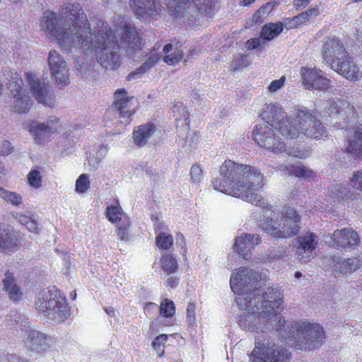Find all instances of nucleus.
I'll use <instances>...</instances> for the list:
<instances>
[{"mask_svg": "<svg viewBox=\"0 0 362 362\" xmlns=\"http://www.w3.org/2000/svg\"><path fill=\"white\" fill-rule=\"evenodd\" d=\"M8 88L12 95L10 103L13 111L21 114L27 112L30 109L32 100L18 74L12 75Z\"/></svg>", "mask_w": 362, "mask_h": 362, "instance_id": "9b49d317", "label": "nucleus"}, {"mask_svg": "<svg viewBox=\"0 0 362 362\" xmlns=\"http://www.w3.org/2000/svg\"><path fill=\"white\" fill-rule=\"evenodd\" d=\"M155 131V125L150 123L138 127L133 132L134 144L139 146H144L149 138L154 134Z\"/></svg>", "mask_w": 362, "mask_h": 362, "instance_id": "c756f323", "label": "nucleus"}, {"mask_svg": "<svg viewBox=\"0 0 362 362\" xmlns=\"http://www.w3.org/2000/svg\"><path fill=\"white\" fill-rule=\"evenodd\" d=\"M130 6L136 15L141 18L154 16L165 8L162 4L157 6L153 0H130Z\"/></svg>", "mask_w": 362, "mask_h": 362, "instance_id": "a878e982", "label": "nucleus"}, {"mask_svg": "<svg viewBox=\"0 0 362 362\" xmlns=\"http://www.w3.org/2000/svg\"><path fill=\"white\" fill-rule=\"evenodd\" d=\"M14 218L17 219L22 225H24L27 229L33 233H37L38 228L36 221L33 218L23 215L18 212L12 214Z\"/></svg>", "mask_w": 362, "mask_h": 362, "instance_id": "4c0bfd02", "label": "nucleus"}, {"mask_svg": "<svg viewBox=\"0 0 362 362\" xmlns=\"http://www.w3.org/2000/svg\"><path fill=\"white\" fill-rule=\"evenodd\" d=\"M220 172L221 177L212 181L214 189L267 209V211L271 210L272 206H267L266 200L255 192L264 185L263 175L257 168L227 160L221 166Z\"/></svg>", "mask_w": 362, "mask_h": 362, "instance_id": "20e7f679", "label": "nucleus"}, {"mask_svg": "<svg viewBox=\"0 0 362 362\" xmlns=\"http://www.w3.org/2000/svg\"><path fill=\"white\" fill-rule=\"evenodd\" d=\"M160 264L163 271L168 275L175 273L178 268L176 257L170 254H167L161 257Z\"/></svg>", "mask_w": 362, "mask_h": 362, "instance_id": "f704fd0d", "label": "nucleus"}, {"mask_svg": "<svg viewBox=\"0 0 362 362\" xmlns=\"http://www.w3.org/2000/svg\"><path fill=\"white\" fill-rule=\"evenodd\" d=\"M11 143L8 141H4L0 147V153L2 155H9L13 152Z\"/></svg>", "mask_w": 362, "mask_h": 362, "instance_id": "864d4df0", "label": "nucleus"}, {"mask_svg": "<svg viewBox=\"0 0 362 362\" xmlns=\"http://www.w3.org/2000/svg\"><path fill=\"white\" fill-rule=\"evenodd\" d=\"M259 294L252 298V306L257 310H247L240 316L239 325L250 331L258 330L257 322L269 320L275 324L276 330L282 341L297 350L310 351L320 348L325 342V333L317 323L307 320L288 322L279 315V309L284 302V294L278 288L269 287L265 291L257 288Z\"/></svg>", "mask_w": 362, "mask_h": 362, "instance_id": "7ed1b4c3", "label": "nucleus"}, {"mask_svg": "<svg viewBox=\"0 0 362 362\" xmlns=\"http://www.w3.org/2000/svg\"><path fill=\"white\" fill-rule=\"evenodd\" d=\"M21 246V242L13 230L8 226L0 223V251L11 253Z\"/></svg>", "mask_w": 362, "mask_h": 362, "instance_id": "b1692460", "label": "nucleus"}, {"mask_svg": "<svg viewBox=\"0 0 362 362\" xmlns=\"http://www.w3.org/2000/svg\"><path fill=\"white\" fill-rule=\"evenodd\" d=\"M159 59L157 54H151L147 60L140 66L135 71L132 72L127 76L128 80L135 78V76L139 74L145 73L147 70L150 69Z\"/></svg>", "mask_w": 362, "mask_h": 362, "instance_id": "e433bc0d", "label": "nucleus"}, {"mask_svg": "<svg viewBox=\"0 0 362 362\" xmlns=\"http://www.w3.org/2000/svg\"><path fill=\"white\" fill-rule=\"evenodd\" d=\"M47 64L50 74L58 85L65 86L69 83V69L67 63L55 49L49 52Z\"/></svg>", "mask_w": 362, "mask_h": 362, "instance_id": "2eb2a0df", "label": "nucleus"}, {"mask_svg": "<svg viewBox=\"0 0 362 362\" xmlns=\"http://www.w3.org/2000/svg\"><path fill=\"white\" fill-rule=\"evenodd\" d=\"M361 264V260L357 257L342 259L339 257H333L330 267L335 276H344L355 272Z\"/></svg>", "mask_w": 362, "mask_h": 362, "instance_id": "412c9836", "label": "nucleus"}, {"mask_svg": "<svg viewBox=\"0 0 362 362\" xmlns=\"http://www.w3.org/2000/svg\"><path fill=\"white\" fill-rule=\"evenodd\" d=\"M258 278V274L248 267H240L233 272L230 285L231 290L238 295L235 301L240 309L254 311L258 308L252 306V298L259 294V291L251 290Z\"/></svg>", "mask_w": 362, "mask_h": 362, "instance_id": "0eeeda50", "label": "nucleus"}, {"mask_svg": "<svg viewBox=\"0 0 362 362\" xmlns=\"http://www.w3.org/2000/svg\"><path fill=\"white\" fill-rule=\"evenodd\" d=\"M255 0H243V5L244 6H249L252 3H253Z\"/></svg>", "mask_w": 362, "mask_h": 362, "instance_id": "69168bd1", "label": "nucleus"}, {"mask_svg": "<svg viewBox=\"0 0 362 362\" xmlns=\"http://www.w3.org/2000/svg\"><path fill=\"white\" fill-rule=\"evenodd\" d=\"M198 134L197 133L194 132L192 134V136H191V140H192V143H196L198 140Z\"/></svg>", "mask_w": 362, "mask_h": 362, "instance_id": "680f3d73", "label": "nucleus"}, {"mask_svg": "<svg viewBox=\"0 0 362 362\" xmlns=\"http://www.w3.org/2000/svg\"><path fill=\"white\" fill-rule=\"evenodd\" d=\"M168 336L165 334L156 337L152 341V348L156 352L158 356H162L164 354V346L167 341Z\"/></svg>", "mask_w": 362, "mask_h": 362, "instance_id": "ea45409f", "label": "nucleus"}, {"mask_svg": "<svg viewBox=\"0 0 362 362\" xmlns=\"http://www.w3.org/2000/svg\"><path fill=\"white\" fill-rule=\"evenodd\" d=\"M325 109L331 117L337 119L335 124L341 128L349 124L347 152L357 160L362 156V107L356 110L346 100L334 98L326 102Z\"/></svg>", "mask_w": 362, "mask_h": 362, "instance_id": "39448f33", "label": "nucleus"}, {"mask_svg": "<svg viewBox=\"0 0 362 362\" xmlns=\"http://www.w3.org/2000/svg\"><path fill=\"white\" fill-rule=\"evenodd\" d=\"M130 226V221L128 220V224H124L123 223H119L117 227V235L122 240H127L128 239L129 232L128 229Z\"/></svg>", "mask_w": 362, "mask_h": 362, "instance_id": "09e8293b", "label": "nucleus"}, {"mask_svg": "<svg viewBox=\"0 0 362 362\" xmlns=\"http://www.w3.org/2000/svg\"><path fill=\"white\" fill-rule=\"evenodd\" d=\"M264 123L255 127L254 139L257 144L274 153H286L298 158L309 156L308 150L291 147V143L304 139H322L328 132L315 110L303 107L288 116L278 103L266 104L262 112Z\"/></svg>", "mask_w": 362, "mask_h": 362, "instance_id": "f03ea898", "label": "nucleus"}, {"mask_svg": "<svg viewBox=\"0 0 362 362\" xmlns=\"http://www.w3.org/2000/svg\"><path fill=\"white\" fill-rule=\"evenodd\" d=\"M283 27L281 22L267 24L261 31V37L267 40H273L282 32Z\"/></svg>", "mask_w": 362, "mask_h": 362, "instance_id": "72a5a7b5", "label": "nucleus"}, {"mask_svg": "<svg viewBox=\"0 0 362 362\" xmlns=\"http://www.w3.org/2000/svg\"><path fill=\"white\" fill-rule=\"evenodd\" d=\"M35 307L37 310L57 323L63 322L69 315L66 298L54 287L52 289H44L38 293Z\"/></svg>", "mask_w": 362, "mask_h": 362, "instance_id": "6e6552de", "label": "nucleus"}, {"mask_svg": "<svg viewBox=\"0 0 362 362\" xmlns=\"http://www.w3.org/2000/svg\"><path fill=\"white\" fill-rule=\"evenodd\" d=\"M329 196L333 199V202L340 200H349L356 199V195L346 192V189L341 185H334L329 187Z\"/></svg>", "mask_w": 362, "mask_h": 362, "instance_id": "473e14b6", "label": "nucleus"}, {"mask_svg": "<svg viewBox=\"0 0 362 362\" xmlns=\"http://www.w3.org/2000/svg\"><path fill=\"white\" fill-rule=\"evenodd\" d=\"M255 0H243V5L244 6H249L252 3H253Z\"/></svg>", "mask_w": 362, "mask_h": 362, "instance_id": "0e129e2a", "label": "nucleus"}, {"mask_svg": "<svg viewBox=\"0 0 362 362\" xmlns=\"http://www.w3.org/2000/svg\"><path fill=\"white\" fill-rule=\"evenodd\" d=\"M310 0H295L294 5L297 8H304L308 4Z\"/></svg>", "mask_w": 362, "mask_h": 362, "instance_id": "13d9d810", "label": "nucleus"}, {"mask_svg": "<svg viewBox=\"0 0 362 362\" xmlns=\"http://www.w3.org/2000/svg\"><path fill=\"white\" fill-rule=\"evenodd\" d=\"M26 80L30 86L33 97L44 106L52 107L55 100L52 95L48 92V84L45 80L41 81L32 73H26Z\"/></svg>", "mask_w": 362, "mask_h": 362, "instance_id": "dca6fc26", "label": "nucleus"}, {"mask_svg": "<svg viewBox=\"0 0 362 362\" xmlns=\"http://www.w3.org/2000/svg\"><path fill=\"white\" fill-rule=\"evenodd\" d=\"M6 174V170L4 169V165L0 163V177L5 175Z\"/></svg>", "mask_w": 362, "mask_h": 362, "instance_id": "e2e57ef3", "label": "nucleus"}, {"mask_svg": "<svg viewBox=\"0 0 362 362\" xmlns=\"http://www.w3.org/2000/svg\"><path fill=\"white\" fill-rule=\"evenodd\" d=\"M302 84L310 90H327L331 87V81L320 69L302 67L300 70Z\"/></svg>", "mask_w": 362, "mask_h": 362, "instance_id": "4468645a", "label": "nucleus"}, {"mask_svg": "<svg viewBox=\"0 0 362 362\" xmlns=\"http://www.w3.org/2000/svg\"><path fill=\"white\" fill-rule=\"evenodd\" d=\"M318 241L313 233H308L298 239L296 247V258L300 263H307L316 255V247Z\"/></svg>", "mask_w": 362, "mask_h": 362, "instance_id": "f3484780", "label": "nucleus"}, {"mask_svg": "<svg viewBox=\"0 0 362 362\" xmlns=\"http://www.w3.org/2000/svg\"><path fill=\"white\" fill-rule=\"evenodd\" d=\"M90 187L89 176L87 174L81 175L76 181V192L83 194Z\"/></svg>", "mask_w": 362, "mask_h": 362, "instance_id": "a19ab883", "label": "nucleus"}, {"mask_svg": "<svg viewBox=\"0 0 362 362\" xmlns=\"http://www.w3.org/2000/svg\"><path fill=\"white\" fill-rule=\"evenodd\" d=\"M3 289L8 296V298L13 301H18L22 296L21 288L16 283L13 274L7 272L2 281Z\"/></svg>", "mask_w": 362, "mask_h": 362, "instance_id": "bb28decb", "label": "nucleus"}, {"mask_svg": "<svg viewBox=\"0 0 362 362\" xmlns=\"http://www.w3.org/2000/svg\"><path fill=\"white\" fill-rule=\"evenodd\" d=\"M330 68L351 81H357L362 76L359 68L349 54H346L344 59L337 61Z\"/></svg>", "mask_w": 362, "mask_h": 362, "instance_id": "4be33fe9", "label": "nucleus"}, {"mask_svg": "<svg viewBox=\"0 0 362 362\" xmlns=\"http://www.w3.org/2000/svg\"><path fill=\"white\" fill-rule=\"evenodd\" d=\"M356 40L362 46V34H357Z\"/></svg>", "mask_w": 362, "mask_h": 362, "instance_id": "774afa93", "label": "nucleus"}, {"mask_svg": "<svg viewBox=\"0 0 362 362\" xmlns=\"http://www.w3.org/2000/svg\"><path fill=\"white\" fill-rule=\"evenodd\" d=\"M332 240L333 246L341 250L354 249L360 242L358 235L351 228L334 230Z\"/></svg>", "mask_w": 362, "mask_h": 362, "instance_id": "aec40b11", "label": "nucleus"}, {"mask_svg": "<svg viewBox=\"0 0 362 362\" xmlns=\"http://www.w3.org/2000/svg\"><path fill=\"white\" fill-rule=\"evenodd\" d=\"M351 185L355 189L362 192V171L354 173Z\"/></svg>", "mask_w": 362, "mask_h": 362, "instance_id": "8fccbe9b", "label": "nucleus"}, {"mask_svg": "<svg viewBox=\"0 0 362 362\" xmlns=\"http://www.w3.org/2000/svg\"><path fill=\"white\" fill-rule=\"evenodd\" d=\"M324 61L329 66L339 60L344 59L348 52L342 41L335 37H328L322 48Z\"/></svg>", "mask_w": 362, "mask_h": 362, "instance_id": "6ab92c4d", "label": "nucleus"}, {"mask_svg": "<svg viewBox=\"0 0 362 362\" xmlns=\"http://www.w3.org/2000/svg\"><path fill=\"white\" fill-rule=\"evenodd\" d=\"M190 175L192 182H199L203 178L202 170L199 165H194L192 166L190 170Z\"/></svg>", "mask_w": 362, "mask_h": 362, "instance_id": "de8ad7c7", "label": "nucleus"}, {"mask_svg": "<svg viewBox=\"0 0 362 362\" xmlns=\"http://www.w3.org/2000/svg\"><path fill=\"white\" fill-rule=\"evenodd\" d=\"M156 243L160 248L168 250L173 245V238L171 235L160 233L156 238Z\"/></svg>", "mask_w": 362, "mask_h": 362, "instance_id": "c03bdc74", "label": "nucleus"}, {"mask_svg": "<svg viewBox=\"0 0 362 362\" xmlns=\"http://www.w3.org/2000/svg\"><path fill=\"white\" fill-rule=\"evenodd\" d=\"M260 45V40L259 38H254L247 40V47L249 49H257Z\"/></svg>", "mask_w": 362, "mask_h": 362, "instance_id": "4d7b16f0", "label": "nucleus"}, {"mask_svg": "<svg viewBox=\"0 0 362 362\" xmlns=\"http://www.w3.org/2000/svg\"><path fill=\"white\" fill-rule=\"evenodd\" d=\"M25 345L31 352L45 356L54 349L57 340L52 336L30 327L25 328Z\"/></svg>", "mask_w": 362, "mask_h": 362, "instance_id": "9d476101", "label": "nucleus"}, {"mask_svg": "<svg viewBox=\"0 0 362 362\" xmlns=\"http://www.w3.org/2000/svg\"><path fill=\"white\" fill-rule=\"evenodd\" d=\"M114 108L118 114L119 122L128 124L139 107V102L130 95L124 88H119L114 93Z\"/></svg>", "mask_w": 362, "mask_h": 362, "instance_id": "f8f14e48", "label": "nucleus"}, {"mask_svg": "<svg viewBox=\"0 0 362 362\" xmlns=\"http://www.w3.org/2000/svg\"><path fill=\"white\" fill-rule=\"evenodd\" d=\"M162 4L176 13H190L206 11L210 0H161Z\"/></svg>", "mask_w": 362, "mask_h": 362, "instance_id": "a211bd4d", "label": "nucleus"}, {"mask_svg": "<svg viewBox=\"0 0 362 362\" xmlns=\"http://www.w3.org/2000/svg\"><path fill=\"white\" fill-rule=\"evenodd\" d=\"M105 215L109 221L112 223L128 224L129 217L124 214L119 206L110 205L107 206Z\"/></svg>", "mask_w": 362, "mask_h": 362, "instance_id": "2f4dec72", "label": "nucleus"}, {"mask_svg": "<svg viewBox=\"0 0 362 362\" xmlns=\"http://www.w3.org/2000/svg\"><path fill=\"white\" fill-rule=\"evenodd\" d=\"M286 82L285 76L281 77L279 79L272 81L267 87L270 93H275L282 88Z\"/></svg>", "mask_w": 362, "mask_h": 362, "instance_id": "49530a36", "label": "nucleus"}, {"mask_svg": "<svg viewBox=\"0 0 362 362\" xmlns=\"http://www.w3.org/2000/svg\"><path fill=\"white\" fill-rule=\"evenodd\" d=\"M248 64L247 58L246 56H240L234 59L232 62V67L234 70L241 69L247 66Z\"/></svg>", "mask_w": 362, "mask_h": 362, "instance_id": "3c124183", "label": "nucleus"}, {"mask_svg": "<svg viewBox=\"0 0 362 362\" xmlns=\"http://www.w3.org/2000/svg\"><path fill=\"white\" fill-rule=\"evenodd\" d=\"M195 310H196V305L193 303H190L188 304L187 308V318L188 320V322L193 325L195 323Z\"/></svg>", "mask_w": 362, "mask_h": 362, "instance_id": "603ef678", "label": "nucleus"}, {"mask_svg": "<svg viewBox=\"0 0 362 362\" xmlns=\"http://www.w3.org/2000/svg\"><path fill=\"white\" fill-rule=\"evenodd\" d=\"M180 45L177 43L174 45L167 44L163 47V52L165 54L164 62L169 65H175L182 60L184 56V52L180 48Z\"/></svg>", "mask_w": 362, "mask_h": 362, "instance_id": "7c9ffc66", "label": "nucleus"}, {"mask_svg": "<svg viewBox=\"0 0 362 362\" xmlns=\"http://www.w3.org/2000/svg\"><path fill=\"white\" fill-rule=\"evenodd\" d=\"M279 170L284 172L285 174L294 175L299 178H303L306 180L311 181L315 178V173L312 169L302 164L298 165L288 166L282 165Z\"/></svg>", "mask_w": 362, "mask_h": 362, "instance_id": "cd10ccee", "label": "nucleus"}, {"mask_svg": "<svg viewBox=\"0 0 362 362\" xmlns=\"http://www.w3.org/2000/svg\"><path fill=\"white\" fill-rule=\"evenodd\" d=\"M262 240L259 235L243 234L237 237L234 250L244 259H247L251 249L259 244Z\"/></svg>", "mask_w": 362, "mask_h": 362, "instance_id": "393cba45", "label": "nucleus"}, {"mask_svg": "<svg viewBox=\"0 0 362 362\" xmlns=\"http://www.w3.org/2000/svg\"><path fill=\"white\" fill-rule=\"evenodd\" d=\"M108 147L105 145H98L89 151L87 156L88 165L90 170H95L106 157Z\"/></svg>", "mask_w": 362, "mask_h": 362, "instance_id": "c85d7f7f", "label": "nucleus"}, {"mask_svg": "<svg viewBox=\"0 0 362 362\" xmlns=\"http://www.w3.org/2000/svg\"><path fill=\"white\" fill-rule=\"evenodd\" d=\"M293 22L296 25H302L310 21L308 14L305 12H303L298 16H296L293 19Z\"/></svg>", "mask_w": 362, "mask_h": 362, "instance_id": "5fc2aeb1", "label": "nucleus"}, {"mask_svg": "<svg viewBox=\"0 0 362 362\" xmlns=\"http://www.w3.org/2000/svg\"><path fill=\"white\" fill-rule=\"evenodd\" d=\"M21 246V242L13 230L8 226L0 223V251L11 253Z\"/></svg>", "mask_w": 362, "mask_h": 362, "instance_id": "5701e85b", "label": "nucleus"}, {"mask_svg": "<svg viewBox=\"0 0 362 362\" xmlns=\"http://www.w3.org/2000/svg\"><path fill=\"white\" fill-rule=\"evenodd\" d=\"M300 216L296 210L284 207L281 211H272L269 217L261 219L259 226L268 235L277 238L296 235L300 230Z\"/></svg>", "mask_w": 362, "mask_h": 362, "instance_id": "423d86ee", "label": "nucleus"}, {"mask_svg": "<svg viewBox=\"0 0 362 362\" xmlns=\"http://www.w3.org/2000/svg\"><path fill=\"white\" fill-rule=\"evenodd\" d=\"M41 28L66 53L95 54L98 63L107 70L121 64L119 46L115 33L121 35V43L130 52L140 48L141 40L135 26L124 17H119L115 31L103 20H98L93 29L81 5L66 3L59 13L47 10L41 18Z\"/></svg>", "mask_w": 362, "mask_h": 362, "instance_id": "f257e3e1", "label": "nucleus"}, {"mask_svg": "<svg viewBox=\"0 0 362 362\" xmlns=\"http://www.w3.org/2000/svg\"><path fill=\"white\" fill-rule=\"evenodd\" d=\"M179 284V278L176 276H170L168 278L165 284L167 287L175 288Z\"/></svg>", "mask_w": 362, "mask_h": 362, "instance_id": "6e6d98bb", "label": "nucleus"}, {"mask_svg": "<svg viewBox=\"0 0 362 362\" xmlns=\"http://www.w3.org/2000/svg\"><path fill=\"white\" fill-rule=\"evenodd\" d=\"M42 176L37 169H33L28 175V183L35 189L40 188L42 185Z\"/></svg>", "mask_w": 362, "mask_h": 362, "instance_id": "79ce46f5", "label": "nucleus"}, {"mask_svg": "<svg viewBox=\"0 0 362 362\" xmlns=\"http://www.w3.org/2000/svg\"><path fill=\"white\" fill-rule=\"evenodd\" d=\"M175 312L174 303L172 300L165 299L160 305V315L165 317H172Z\"/></svg>", "mask_w": 362, "mask_h": 362, "instance_id": "37998d69", "label": "nucleus"}, {"mask_svg": "<svg viewBox=\"0 0 362 362\" xmlns=\"http://www.w3.org/2000/svg\"><path fill=\"white\" fill-rule=\"evenodd\" d=\"M270 10L271 6L269 4L260 7L259 9L253 15L252 22L256 24L262 23L264 19L268 16Z\"/></svg>", "mask_w": 362, "mask_h": 362, "instance_id": "a18cd8bd", "label": "nucleus"}, {"mask_svg": "<svg viewBox=\"0 0 362 362\" xmlns=\"http://www.w3.org/2000/svg\"><path fill=\"white\" fill-rule=\"evenodd\" d=\"M172 111L176 121H182L183 124L188 125L189 113L186 107L181 102H175L172 107Z\"/></svg>", "mask_w": 362, "mask_h": 362, "instance_id": "c9c22d12", "label": "nucleus"}, {"mask_svg": "<svg viewBox=\"0 0 362 362\" xmlns=\"http://www.w3.org/2000/svg\"><path fill=\"white\" fill-rule=\"evenodd\" d=\"M288 357L289 354L285 348L261 334L256 337L255 347L250 355V362H284Z\"/></svg>", "mask_w": 362, "mask_h": 362, "instance_id": "1a4fd4ad", "label": "nucleus"}, {"mask_svg": "<svg viewBox=\"0 0 362 362\" xmlns=\"http://www.w3.org/2000/svg\"><path fill=\"white\" fill-rule=\"evenodd\" d=\"M255 0H243V5L244 6H249L252 3H253Z\"/></svg>", "mask_w": 362, "mask_h": 362, "instance_id": "338daca9", "label": "nucleus"}, {"mask_svg": "<svg viewBox=\"0 0 362 362\" xmlns=\"http://www.w3.org/2000/svg\"><path fill=\"white\" fill-rule=\"evenodd\" d=\"M308 14L309 18L310 19L313 17L317 16L319 14L318 8H313L307 11H305Z\"/></svg>", "mask_w": 362, "mask_h": 362, "instance_id": "bf43d9fd", "label": "nucleus"}, {"mask_svg": "<svg viewBox=\"0 0 362 362\" xmlns=\"http://www.w3.org/2000/svg\"><path fill=\"white\" fill-rule=\"evenodd\" d=\"M59 120L56 116H51L47 119L46 122L32 120L25 123L24 129L29 132L35 143L45 144L57 130L59 127Z\"/></svg>", "mask_w": 362, "mask_h": 362, "instance_id": "ddd939ff", "label": "nucleus"}, {"mask_svg": "<svg viewBox=\"0 0 362 362\" xmlns=\"http://www.w3.org/2000/svg\"><path fill=\"white\" fill-rule=\"evenodd\" d=\"M0 197L13 206H18L22 202V197L19 194L8 191L1 187L0 188Z\"/></svg>", "mask_w": 362, "mask_h": 362, "instance_id": "58836bf2", "label": "nucleus"}, {"mask_svg": "<svg viewBox=\"0 0 362 362\" xmlns=\"http://www.w3.org/2000/svg\"><path fill=\"white\" fill-rule=\"evenodd\" d=\"M105 311L109 316L112 317V316H114V315H115V310L112 307L105 308Z\"/></svg>", "mask_w": 362, "mask_h": 362, "instance_id": "052dcab7", "label": "nucleus"}]
</instances>
